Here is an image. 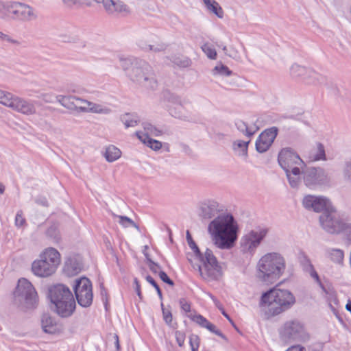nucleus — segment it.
Segmentation results:
<instances>
[{"instance_id": "052dcab7", "label": "nucleus", "mask_w": 351, "mask_h": 351, "mask_svg": "<svg viewBox=\"0 0 351 351\" xmlns=\"http://www.w3.org/2000/svg\"><path fill=\"white\" fill-rule=\"evenodd\" d=\"M69 43L79 44L80 47L84 48L86 47V42L80 39L78 36H71L67 40Z\"/></svg>"}, {"instance_id": "20e7f679", "label": "nucleus", "mask_w": 351, "mask_h": 351, "mask_svg": "<svg viewBox=\"0 0 351 351\" xmlns=\"http://www.w3.org/2000/svg\"><path fill=\"white\" fill-rule=\"evenodd\" d=\"M285 268L286 261L281 254L267 253L258 262L256 277L263 282L272 284L282 276Z\"/></svg>"}, {"instance_id": "864d4df0", "label": "nucleus", "mask_w": 351, "mask_h": 351, "mask_svg": "<svg viewBox=\"0 0 351 351\" xmlns=\"http://www.w3.org/2000/svg\"><path fill=\"white\" fill-rule=\"evenodd\" d=\"M0 40L15 45H21V42L19 40L12 38L10 35L5 34L2 32H0Z\"/></svg>"}, {"instance_id": "58836bf2", "label": "nucleus", "mask_w": 351, "mask_h": 351, "mask_svg": "<svg viewBox=\"0 0 351 351\" xmlns=\"http://www.w3.org/2000/svg\"><path fill=\"white\" fill-rule=\"evenodd\" d=\"M16 96L10 92L0 89V104L11 108Z\"/></svg>"}, {"instance_id": "c85d7f7f", "label": "nucleus", "mask_w": 351, "mask_h": 351, "mask_svg": "<svg viewBox=\"0 0 351 351\" xmlns=\"http://www.w3.org/2000/svg\"><path fill=\"white\" fill-rule=\"evenodd\" d=\"M41 326L46 333L53 334L56 331V324L54 319L48 314H44L41 319Z\"/></svg>"}, {"instance_id": "69168bd1", "label": "nucleus", "mask_w": 351, "mask_h": 351, "mask_svg": "<svg viewBox=\"0 0 351 351\" xmlns=\"http://www.w3.org/2000/svg\"><path fill=\"white\" fill-rule=\"evenodd\" d=\"M348 241L351 242V223L347 224L345 223V228L343 231Z\"/></svg>"}, {"instance_id": "8fccbe9b", "label": "nucleus", "mask_w": 351, "mask_h": 351, "mask_svg": "<svg viewBox=\"0 0 351 351\" xmlns=\"http://www.w3.org/2000/svg\"><path fill=\"white\" fill-rule=\"evenodd\" d=\"M173 62L176 65H177L180 67H182V68L189 67L191 64V61L189 58H181L180 57L175 58L173 60Z\"/></svg>"}, {"instance_id": "393cba45", "label": "nucleus", "mask_w": 351, "mask_h": 351, "mask_svg": "<svg viewBox=\"0 0 351 351\" xmlns=\"http://www.w3.org/2000/svg\"><path fill=\"white\" fill-rule=\"evenodd\" d=\"M84 104L87 105V106H80V111L83 112H92V113H97V114H108L111 112L112 110L106 106H104L101 104H97L89 101L88 100L84 101Z\"/></svg>"}, {"instance_id": "2f4dec72", "label": "nucleus", "mask_w": 351, "mask_h": 351, "mask_svg": "<svg viewBox=\"0 0 351 351\" xmlns=\"http://www.w3.org/2000/svg\"><path fill=\"white\" fill-rule=\"evenodd\" d=\"M309 158L311 161L326 160L325 149L322 143H316L315 147L311 150Z\"/></svg>"}, {"instance_id": "5fc2aeb1", "label": "nucleus", "mask_w": 351, "mask_h": 351, "mask_svg": "<svg viewBox=\"0 0 351 351\" xmlns=\"http://www.w3.org/2000/svg\"><path fill=\"white\" fill-rule=\"evenodd\" d=\"M25 219L23 217L22 210H19L15 217V225L16 226L21 228L25 225Z\"/></svg>"}, {"instance_id": "4c0bfd02", "label": "nucleus", "mask_w": 351, "mask_h": 351, "mask_svg": "<svg viewBox=\"0 0 351 351\" xmlns=\"http://www.w3.org/2000/svg\"><path fill=\"white\" fill-rule=\"evenodd\" d=\"M326 254L332 262L342 264L344 258L343 250L336 248H328L326 250Z\"/></svg>"}, {"instance_id": "49530a36", "label": "nucleus", "mask_w": 351, "mask_h": 351, "mask_svg": "<svg viewBox=\"0 0 351 351\" xmlns=\"http://www.w3.org/2000/svg\"><path fill=\"white\" fill-rule=\"evenodd\" d=\"M165 99L169 103L168 106H175L182 103L181 98L173 93L167 92L165 93Z\"/></svg>"}, {"instance_id": "0eeeda50", "label": "nucleus", "mask_w": 351, "mask_h": 351, "mask_svg": "<svg viewBox=\"0 0 351 351\" xmlns=\"http://www.w3.org/2000/svg\"><path fill=\"white\" fill-rule=\"evenodd\" d=\"M301 174L304 185L310 189L316 190L330 186L331 178L322 167H306Z\"/></svg>"}, {"instance_id": "412c9836", "label": "nucleus", "mask_w": 351, "mask_h": 351, "mask_svg": "<svg viewBox=\"0 0 351 351\" xmlns=\"http://www.w3.org/2000/svg\"><path fill=\"white\" fill-rule=\"evenodd\" d=\"M188 317L193 322L199 324L201 327L208 329L210 332L220 337L225 341H228L227 337L219 330L216 326L207 320L204 317L201 315H188Z\"/></svg>"}, {"instance_id": "a878e982", "label": "nucleus", "mask_w": 351, "mask_h": 351, "mask_svg": "<svg viewBox=\"0 0 351 351\" xmlns=\"http://www.w3.org/2000/svg\"><path fill=\"white\" fill-rule=\"evenodd\" d=\"M168 111L172 117L176 119L184 121H191L192 120L191 115L184 108L182 102L175 106H168Z\"/></svg>"}, {"instance_id": "2eb2a0df", "label": "nucleus", "mask_w": 351, "mask_h": 351, "mask_svg": "<svg viewBox=\"0 0 351 351\" xmlns=\"http://www.w3.org/2000/svg\"><path fill=\"white\" fill-rule=\"evenodd\" d=\"M302 204L305 208L316 213H323L332 206L327 198L313 195H306L302 200Z\"/></svg>"}, {"instance_id": "0e129e2a", "label": "nucleus", "mask_w": 351, "mask_h": 351, "mask_svg": "<svg viewBox=\"0 0 351 351\" xmlns=\"http://www.w3.org/2000/svg\"><path fill=\"white\" fill-rule=\"evenodd\" d=\"M180 304L182 310L189 313L191 311V304L184 298L180 300Z\"/></svg>"}, {"instance_id": "aec40b11", "label": "nucleus", "mask_w": 351, "mask_h": 351, "mask_svg": "<svg viewBox=\"0 0 351 351\" xmlns=\"http://www.w3.org/2000/svg\"><path fill=\"white\" fill-rule=\"evenodd\" d=\"M32 270L34 274L39 277H48L56 271L54 266L42 258L33 262Z\"/></svg>"}, {"instance_id": "774afa93", "label": "nucleus", "mask_w": 351, "mask_h": 351, "mask_svg": "<svg viewBox=\"0 0 351 351\" xmlns=\"http://www.w3.org/2000/svg\"><path fill=\"white\" fill-rule=\"evenodd\" d=\"M147 260L150 263V265H149L150 270L154 274L158 273L159 271H158V269H160V266L158 264L152 261L150 258H147Z\"/></svg>"}, {"instance_id": "603ef678", "label": "nucleus", "mask_w": 351, "mask_h": 351, "mask_svg": "<svg viewBox=\"0 0 351 351\" xmlns=\"http://www.w3.org/2000/svg\"><path fill=\"white\" fill-rule=\"evenodd\" d=\"M160 306L162 308L164 321L167 325L170 326L172 322V314L170 310H167L164 307V304L162 302H161Z\"/></svg>"}, {"instance_id": "de8ad7c7", "label": "nucleus", "mask_w": 351, "mask_h": 351, "mask_svg": "<svg viewBox=\"0 0 351 351\" xmlns=\"http://www.w3.org/2000/svg\"><path fill=\"white\" fill-rule=\"evenodd\" d=\"M202 51L205 53L207 57L211 60H215L217 58V52L214 48L208 44L205 43L202 46Z\"/></svg>"}, {"instance_id": "7ed1b4c3", "label": "nucleus", "mask_w": 351, "mask_h": 351, "mask_svg": "<svg viewBox=\"0 0 351 351\" xmlns=\"http://www.w3.org/2000/svg\"><path fill=\"white\" fill-rule=\"evenodd\" d=\"M295 303V296L290 291L274 288L262 294L259 304L268 317H274L291 308Z\"/></svg>"}, {"instance_id": "473e14b6", "label": "nucleus", "mask_w": 351, "mask_h": 351, "mask_svg": "<svg viewBox=\"0 0 351 351\" xmlns=\"http://www.w3.org/2000/svg\"><path fill=\"white\" fill-rule=\"evenodd\" d=\"M121 121L125 128L135 127L140 123V118L136 113H125L121 116Z\"/></svg>"}, {"instance_id": "e433bc0d", "label": "nucleus", "mask_w": 351, "mask_h": 351, "mask_svg": "<svg viewBox=\"0 0 351 351\" xmlns=\"http://www.w3.org/2000/svg\"><path fill=\"white\" fill-rule=\"evenodd\" d=\"M121 152L119 149L114 145L108 146L104 153V156L106 160L109 162H112L121 157Z\"/></svg>"}, {"instance_id": "e2e57ef3", "label": "nucleus", "mask_w": 351, "mask_h": 351, "mask_svg": "<svg viewBox=\"0 0 351 351\" xmlns=\"http://www.w3.org/2000/svg\"><path fill=\"white\" fill-rule=\"evenodd\" d=\"M64 5L68 7L79 6L84 3L85 0H62Z\"/></svg>"}, {"instance_id": "f03ea898", "label": "nucleus", "mask_w": 351, "mask_h": 351, "mask_svg": "<svg viewBox=\"0 0 351 351\" xmlns=\"http://www.w3.org/2000/svg\"><path fill=\"white\" fill-rule=\"evenodd\" d=\"M214 244L219 249H231L238 238V226L230 214H222L215 217L208 226Z\"/></svg>"}, {"instance_id": "f8f14e48", "label": "nucleus", "mask_w": 351, "mask_h": 351, "mask_svg": "<svg viewBox=\"0 0 351 351\" xmlns=\"http://www.w3.org/2000/svg\"><path fill=\"white\" fill-rule=\"evenodd\" d=\"M319 222L323 229L330 234H339L345 228V222L333 206L321 214Z\"/></svg>"}, {"instance_id": "6e6552de", "label": "nucleus", "mask_w": 351, "mask_h": 351, "mask_svg": "<svg viewBox=\"0 0 351 351\" xmlns=\"http://www.w3.org/2000/svg\"><path fill=\"white\" fill-rule=\"evenodd\" d=\"M4 9L12 20L21 22H30L37 19L38 14L30 5L18 1L6 3L0 2V10Z\"/></svg>"}, {"instance_id": "c9c22d12", "label": "nucleus", "mask_w": 351, "mask_h": 351, "mask_svg": "<svg viewBox=\"0 0 351 351\" xmlns=\"http://www.w3.org/2000/svg\"><path fill=\"white\" fill-rule=\"evenodd\" d=\"M308 70L310 69L295 64L291 66L290 69V73L293 77L300 79L304 82V77L307 76Z\"/></svg>"}, {"instance_id": "5701e85b", "label": "nucleus", "mask_w": 351, "mask_h": 351, "mask_svg": "<svg viewBox=\"0 0 351 351\" xmlns=\"http://www.w3.org/2000/svg\"><path fill=\"white\" fill-rule=\"evenodd\" d=\"M83 267L81 258L77 256L69 257L65 261L64 270L69 276H74L80 273Z\"/></svg>"}, {"instance_id": "4be33fe9", "label": "nucleus", "mask_w": 351, "mask_h": 351, "mask_svg": "<svg viewBox=\"0 0 351 351\" xmlns=\"http://www.w3.org/2000/svg\"><path fill=\"white\" fill-rule=\"evenodd\" d=\"M57 101L64 108L71 110H76L77 112L80 111V106H78V102L84 103L85 99H82L80 97L76 96H64V95H58L56 96Z\"/></svg>"}, {"instance_id": "13d9d810", "label": "nucleus", "mask_w": 351, "mask_h": 351, "mask_svg": "<svg viewBox=\"0 0 351 351\" xmlns=\"http://www.w3.org/2000/svg\"><path fill=\"white\" fill-rule=\"evenodd\" d=\"M189 343L191 348L198 349L199 346V337L198 335L192 334L189 337Z\"/></svg>"}, {"instance_id": "c756f323", "label": "nucleus", "mask_w": 351, "mask_h": 351, "mask_svg": "<svg viewBox=\"0 0 351 351\" xmlns=\"http://www.w3.org/2000/svg\"><path fill=\"white\" fill-rule=\"evenodd\" d=\"M75 294L80 292H86L88 291H92V284L90 280L86 278L82 277L77 279L73 286Z\"/></svg>"}, {"instance_id": "a211bd4d", "label": "nucleus", "mask_w": 351, "mask_h": 351, "mask_svg": "<svg viewBox=\"0 0 351 351\" xmlns=\"http://www.w3.org/2000/svg\"><path fill=\"white\" fill-rule=\"evenodd\" d=\"M221 211H223V209L217 201L208 199L199 204L198 215L202 219L208 220L220 215Z\"/></svg>"}, {"instance_id": "c03bdc74", "label": "nucleus", "mask_w": 351, "mask_h": 351, "mask_svg": "<svg viewBox=\"0 0 351 351\" xmlns=\"http://www.w3.org/2000/svg\"><path fill=\"white\" fill-rule=\"evenodd\" d=\"M289 183L292 188L298 187L300 183V174L299 176H293L291 170L285 171Z\"/></svg>"}, {"instance_id": "a18cd8bd", "label": "nucleus", "mask_w": 351, "mask_h": 351, "mask_svg": "<svg viewBox=\"0 0 351 351\" xmlns=\"http://www.w3.org/2000/svg\"><path fill=\"white\" fill-rule=\"evenodd\" d=\"M186 237L188 245L190 247V248L193 251L195 256H199L200 250L199 249L195 242L193 241L192 236L189 230L186 231Z\"/></svg>"}, {"instance_id": "1a4fd4ad", "label": "nucleus", "mask_w": 351, "mask_h": 351, "mask_svg": "<svg viewBox=\"0 0 351 351\" xmlns=\"http://www.w3.org/2000/svg\"><path fill=\"white\" fill-rule=\"evenodd\" d=\"M278 162L285 171L291 170L292 174L295 176L301 174L300 169L305 166L300 156L290 147L281 149L278 154Z\"/></svg>"}, {"instance_id": "b1692460", "label": "nucleus", "mask_w": 351, "mask_h": 351, "mask_svg": "<svg viewBox=\"0 0 351 351\" xmlns=\"http://www.w3.org/2000/svg\"><path fill=\"white\" fill-rule=\"evenodd\" d=\"M40 258H44L51 266H54V269L56 270L60 263V254L56 249L53 247L47 248L40 255Z\"/></svg>"}, {"instance_id": "79ce46f5", "label": "nucleus", "mask_w": 351, "mask_h": 351, "mask_svg": "<svg viewBox=\"0 0 351 351\" xmlns=\"http://www.w3.org/2000/svg\"><path fill=\"white\" fill-rule=\"evenodd\" d=\"M206 8L219 18H223V11L219 4L215 0L206 5Z\"/></svg>"}, {"instance_id": "4d7b16f0", "label": "nucleus", "mask_w": 351, "mask_h": 351, "mask_svg": "<svg viewBox=\"0 0 351 351\" xmlns=\"http://www.w3.org/2000/svg\"><path fill=\"white\" fill-rule=\"evenodd\" d=\"M175 337L178 346L180 347L183 346L186 337L185 332L180 330H176L175 332Z\"/></svg>"}, {"instance_id": "09e8293b", "label": "nucleus", "mask_w": 351, "mask_h": 351, "mask_svg": "<svg viewBox=\"0 0 351 351\" xmlns=\"http://www.w3.org/2000/svg\"><path fill=\"white\" fill-rule=\"evenodd\" d=\"M343 174L345 180L351 181V158L345 161Z\"/></svg>"}, {"instance_id": "dca6fc26", "label": "nucleus", "mask_w": 351, "mask_h": 351, "mask_svg": "<svg viewBox=\"0 0 351 351\" xmlns=\"http://www.w3.org/2000/svg\"><path fill=\"white\" fill-rule=\"evenodd\" d=\"M278 132L276 127H271L262 132L256 141V151L264 153L268 150L276 138Z\"/></svg>"}, {"instance_id": "4468645a", "label": "nucleus", "mask_w": 351, "mask_h": 351, "mask_svg": "<svg viewBox=\"0 0 351 351\" xmlns=\"http://www.w3.org/2000/svg\"><path fill=\"white\" fill-rule=\"evenodd\" d=\"M157 36L153 34L149 29H143L138 36L136 41V45L143 51L145 52L153 51L155 53L164 51L167 45L163 43H158L156 44H151Z\"/></svg>"}, {"instance_id": "3c124183", "label": "nucleus", "mask_w": 351, "mask_h": 351, "mask_svg": "<svg viewBox=\"0 0 351 351\" xmlns=\"http://www.w3.org/2000/svg\"><path fill=\"white\" fill-rule=\"evenodd\" d=\"M118 217L119 218V223L124 227H128L131 226L135 227L136 228H138V226L136 225V223L130 218L126 216H118Z\"/></svg>"}, {"instance_id": "f257e3e1", "label": "nucleus", "mask_w": 351, "mask_h": 351, "mask_svg": "<svg viewBox=\"0 0 351 351\" xmlns=\"http://www.w3.org/2000/svg\"><path fill=\"white\" fill-rule=\"evenodd\" d=\"M120 66L133 83L148 90H155L158 82L152 66L145 60L119 56Z\"/></svg>"}, {"instance_id": "a19ab883", "label": "nucleus", "mask_w": 351, "mask_h": 351, "mask_svg": "<svg viewBox=\"0 0 351 351\" xmlns=\"http://www.w3.org/2000/svg\"><path fill=\"white\" fill-rule=\"evenodd\" d=\"M299 261L301 266L302 267L303 270L306 272L312 270V268L314 267L309 258L304 252H301L299 254Z\"/></svg>"}, {"instance_id": "39448f33", "label": "nucleus", "mask_w": 351, "mask_h": 351, "mask_svg": "<svg viewBox=\"0 0 351 351\" xmlns=\"http://www.w3.org/2000/svg\"><path fill=\"white\" fill-rule=\"evenodd\" d=\"M49 295L58 315L69 317L73 315L76 305L73 295L67 287L62 284L56 285L49 289Z\"/></svg>"}, {"instance_id": "cd10ccee", "label": "nucleus", "mask_w": 351, "mask_h": 351, "mask_svg": "<svg viewBox=\"0 0 351 351\" xmlns=\"http://www.w3.org/2000/svg\"><path fill=\"white\" fill-rule=\"evenodd\" d=\"M136 135L141 141L153 150L157 151L162 147L161 142L150 138L147 134H143L142 132H136Z\"/></svg>"}, {"instance_id": "6e6d98bb", "label": "nucleus", "mask_w": 351, "mask_h": 351, "mask_svg": "<svg viewBox=\"0 0 351 351\" xmlns=\"http://www.w3.org/2000/svg\"><path fill=\"white\" fill-rule=\"evenodd\" d=\"M145 278L148 282H149L153 287H155V289L157 291V294H158L159 298L162 300V291L160 289L158 284L156 283V282L155 281V280L149 275L147 276Z\"/></svg>"}, {"instance_id": "7c9ffc66", "label": "nucleus", "mask_w": 351, "mask_h": 351, "mask_svg": "<svg viewBox=\"0 0 351 351\" xmlns=\"http://www.w3.org/2000/svg\"><path fill=\"white\" fill-rule=\"evenodd\" d=\"M75 298L79 305L82 307H89L93 303V291L80 292L75 293Z\"/></svg>"}, {"instance_id": "37998d69", "label": "nucleus", "mask_w": 351, "mask_h": 351, "mask_svg": "<svg viewBox=\"0 0 351 351\" xmlns=\"http://www.w3.org/2000/svg\"><path fill=\"white\" fill-rule=\"evenodd\" d=\"M232 73V71L227 66L222 64L215 66L213 70V75L219 74L223 76H229Z\"/></svg>"}, {"instance_id": "423d86ee", "label": "nucleus", "mask_w": 351, "mask_h": 351, "mask_svg": "<svg viewBox=\"0 0 351 351\" xmlns=\"http://www.w3.org/2000/svg\"><path fill=\"white\" fill-rule=\"evenodd\" d=\"M202 265L197 267L200 276L207 280H217L222 276V268L211 250L206 248L204 253L200 252L195 256Z\"/></svg>"}, {"instance_id": "9b49d317", "label": "nucleus", "mask_w": 351, "mask_h": 351, "mask_svg": "<svg viewBox=\"0 0 351 351\" xmlns=\"http://www.w3.org/2000/svg\"><path fill=\"white\" fill-rule=\"evenodd\" d=\"M280 337L286 343L302 341L308 338L303 325L298 320L286 322L279 330Z\"/></svg>"}, {"instance_id": "72a5a7b5", "label": "nucleus", "mask_w": 351, "mask_h": 351, "mask_svg": "<svg viewBox=\"0 0 351 351\" xmlns=\"http://www.w3.org/2000/svg\"><path fill=\"white\" fill-rule=\"evenodd\" d=\"M304 83L308 84H322L325 82L326 77L313 70H308L306 77H304Z\"/></svg>"}, {"instance_id": "f704fd0d", "label": "nucleus", "mask_w": 351, "mask_h": 351, "mask_svg": "<svg viewBox=\"0 0 351 351\" xmlns=\"http://www.w3.org/2000/svg\"><path fill=\"white\" fill-rule=\"evenodd\" d=\"M234 124L237 129L248 138L252 137L258 130V128L253 129L252 127L248 126L245 122L241 119L236 120Z\"/></svg>"}, {"instance_id": "9d476101", "label": "nucleus", "mask_w": 351, "mask_h": 351, "mask_svg": "<svg viewBox=\"0 0 351 351\" xmlns=\"http://www.w3.org/2000/svg\"><path fill=\"white\" fill-rule=\"evenodd\" d=\"M14 297L20 302H24L27 309L34 308L38 303V295L32 283L25 278H21L18 281L14 291Z\"/></svg>"}, {"instance_id": "f3484780", "label": "nucleus", "mask_w": 351, "mask_h": 351, "mask_svg": "<svg viewBox=\"0 0 351 351\" xmlns=\"http://www.w3.org/2000/svg\"><path fill=\"white\" fill-rule=\"evenodd\" d=\"M36 101L16 95L11 109L23 115L32 116L36 114Z\"/></svg>"}, {"instance_id": "ddd939ff", "label": "nucleus", "mask_w": 351, "mask_h": 351, "mask_svg": "<svg viewBox=\"0 0 351 351\" xmlns=\"http://www.w3.org/2000/svg\"><path fill=\"white\" fill-rule=\"evenodd\" d=\"M269 229L265 227L257 226L245 234L241 239V246L245 253L253 254L267 236Z\"/></svg>"}, {"instance_id": "ea45409f", "label": "nucleus", "mask_w": 351, "mask_h": 351, "mask_svg": "<svg viewBox=\"0 0 351 351\" xmlns=\"http://www.w3.org/2000/svg\"><path fill=\"white\" fill-rule=\"evenodd\" d=\"M47 237L54 243H59L60 241V234L56 224H52L46 230Z\"/></svg>"}, {"instance_id": "bb28decb", "label": "nucleus", "mask_w": 351, "mask_h": 351, "mask_svg": "<svg viewBox=\"0 0 351 351\" xmlns=\"http://www.w3.org/2000/svg\"><path fill=\"white\" fill-rule=\"evenodd\" d=\"M250 140L245 141L242 140H236L232 143V149L235 154L239 157L247 158L248 154V145Z\"/></svg>"}, {"instance_id": "680f3d73", "label": "nucleus", "mask_w": 351, "mask_h": 351, "mask_svg": "<svg viewBox=\"0 0 351 351\" xmlns=\"http://www.w3.org/2000/svg\"><path fill=\"white\" fill-rule=\"evenodd\" d=\"M158 276H159L160 278L161 279V280H162L164 282L168 284L170 286L174 285L173 281L169 278V277L167 276L166 272H165L164 271H162V270L159 271Z\"/></svg>"}, {"instance_id": "338daca9", "label": "nucleus", "mask_w": 351, "mask_h": 351, "mask_svg": "<svg viewBox=\"0 0 351 351\" xmlns=\"http://www.w3.org/2000/svg\"><path fill=\"white\" fill-rule=\"evenodd\" d=\"M35 202L37 204L41 205L43 206L47 207L49 206L48 201L45 197L39 196L36 198Z\"/></svg>"}, {"instance_id": "bf43d9fd", "label": "nucleus", "mask_w": 351, "mask_h": 351, "mask_svg": "<svg viewBox=\"0 0 351 351\" xmlns=\"http://www.w3.org/2000/svg\"><path fill=\"white\" fill-rule=\"evenodd\" d=\"M100 294L101 297V300L105 306V308L106 311H108V294L107 291L105 289L103 283L100 284Z\"/></svg>"}, {"instance_id": "6ab92c4d", "label": "nucleus", "mask_w": 351, "mask_h": 351, "mask_svg": "<svg viewBox=\"0 0 351 351\" xmlns=\"http://www.w3.org/2000/svg\"><path fill=\"white\" fill-rule=\"evenodd\" d=\"M98 3H102L106 12L109 14L119 13H129L130 10L127 5L120 0H94Z\"/></svg>"}]
</instances>
